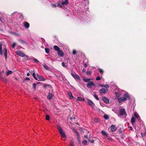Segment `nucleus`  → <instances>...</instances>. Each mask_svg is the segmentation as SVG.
I'll return each instance as SVG.
<instances>
[{
    "mask_svg": "<svg viewBox=\"0 0 146 146\" xmlns=\"http://www.w3.org/2000/svg\"><path fill=\"white\" fill-rule=\"evenodd\" d=\"M145 146H146V143H145Z\"/></svg>",
    "mask_w": 146,
    "mask_h": 146,
    "instance_id": "obj_56",
    "label": "nucleus"
},
{
    "mask_svg": "<svg viewBox=\"0 0 146 146\" xmlns=\"http://www.w3.org/2000/svg\"><path fill=\"white\" fill-rule=\"evenodd\" d=\"M95 84L92 81L88 83L87 84L86 86L88 88H91L92 86H95Z\"/></svg>",
    "mask_w": 146,
    "mask_h": 146,
    "instance_id": "obj_8",
    "label": "nucleus"
},
{
    "mask_svg": "<svg viewBox=\"0 0 146 146\" xmlns=\"http://www.w3.org/2000/svg\"><path fill=\"white\" fill-rule=\"evenodd\" d=\"M3 51H4V54L5 56V58L6 59L7 58V49L6 48H4L3 49Z\"/></svg>",
    "mask_w": 146,
    "mask_h": 146,
    "instance_id": "obj_12",
    "label": "nucleus"
},
{
    "mask_svg": "<svg viewBox=\"0 0 146 146\" xmlns=\"http://www.w3.org/2000/svg\"><path fill=\"white\" fill-rule=\"evenodd\" d=\"M70 120H71V121H72L73 122H74L75 121V117L74 116H72L70 118Z\"/></svg>",
    "mask_w": 146,
    "mask_h": 146,
    "instance_id": "obj_28",
    "label": "nucleus"
},
{
    "mask_svg": "<svg viewBox=\"0 0 146 146\" xmlns=\"http://www.w3.org/2000/svg\"><path fill=\"white\" fill-rule=\"evenodd\" d=\"M25 80H29L30 79L29 78L27 77L25 78Z\"/></svg>",
    "mask_w": 146,
    "mask_h": 146,
    "instance_id": "obj_49",
    "label": "nucleus"
},
{
    "mask_svg": "<svg viewBox=\"0 0 146 146\" xmlns=\"http://www.w3.org/2000/svg\"><path fill=\"white\" fill-rule=\"evenodd\" d=\"M62 65L63 67H66V65L65 64L64 62H63L62 63Z\"/></svg>",
    "mask_w": 146,
    "mask_h": 146,
    "instance_id": "obj_39",
    "label": "nucleus"
},
{
    "mask_svg": "<svg viewBox=\"0 0 146 146\" xmlns=\"http://www.w3.org/2000/svg\"><path fill=\"white\" fill-rule=\"evenodd\" d=\"M100 80V78L99 76H98L96 78V80Z\"/></svg>",
    "mask_w": 146,
    "mask_h": 146,
    "instance_id": "obj_44",
    "label": "nucleus"
},
{
    "mask_svg": "<svg viewBox=\"0 0 146 146\" xmlns=\"http://www.w3.org/2000/svg\"><path fill=\"white\" fill-rule=\"evenodd\" d=\"M83 143L85 145H86L87 143V141L86 140H84L83 141Z\"/></svg>",
    "mask_w": 146,
    "mask_h": 146,
    "instance_id": "obj_41",
    "label": "nucleus"
},
{
    "mask_svg": "<svg viewBox=\"0 0 146 146\" xmlns=\"http://www.w3.org/2000/svg\"><path fill=\"white\" fill-rule=\"evenodd\" d=\"M58 56L60 57H62L64 55L63 52L60 50L58 52Z\"/></svg>",
    "mask_w": 146,
    "mask_h": 146,
    "instance_id": "obj_14",
    "label": "nucleus"
},
{
    "mask_svg": "<svg viewBox=\"0 0 146 146\" xmlns=\"http://www.w3.org/2000/svg\"><path fill=\"white\" fill-rule=\"evenodd\" d=\"M68 94L70 99H72L73 98V96H72L71 93L70 92H68Z\"/></svg>",
    "mask_w": 146,
    "mask_h": 146,
    "instance_id": "obj_17",
    "label": "nucleus"
},
{
    "mask_svg": "<svg viewBox=\"0 0 146 146\" xmlns=\"http://www.w3.org/2000/svg\"><path fill=\"white\" fill-rule=\"evenodd\" d=\"M74 131H75V132L77 134L78 133L77 131H76V130L74 129Z\"/></svg>",
    "mask_w": 146,
    "mask_h": 146,
    "instance_id": "obj_55",
    "label": "nucleus"
},
{
    "mask_svg": "<svg viewBox=\"0 0 146 146\" xmlns=\"http://www.w3.org/2000/svg\"><path fill=\"white\" fill-rule=\"evenodd\" d=\"M123 97H121L118 98V101L119 103L125 101L127 99L129 100V97L127 93L125 92Z\"/></svg>",
    "mask_w": 146,
    "mask_h": 146,
    "instance_id": "obj_1",
    "label": "nucleus"
},
{
    "mask_svg": "<svg viewBox=\"0 0 146 146\" xmlns=\"http://www.w3.org/2000/svg\"><path fill=\"white\" fill-rule=\"evenodd\" d=\"M101 87H104L108 88L109 87V86L108 84H103L101 85Z\"/></svg>",
    "mask_w": 146,
    "mask_h": 146,
    "instance_id": "obj_23",
    "label": "nucleus"
},
{
    "mask_svg": "<svg viewBox=\"0 0 146 146\" xmlns=\"http://www.w3.org/2000/svg\"><path fill=\"white\" fill-rule=\"evenodd\" d=\"M92 72L90 70L88 71L86 73L87 75H90L91 74Z\"/></svg>",
    "mask_w": 146,
    "mask_h": 146,
    "instance_id": "obj_34",
    "label": "nucleus"
},
{
    "mask_svg": "<svg viewBox=\"0 0 146 146\" xmlns=\"http://www.w3.org/2000/svg\"><path fill=\"white\" fill-rule=\"evenodd\" d=\"M16 53L17 55L22 57H23L25 56V55L20 50L17 51Z\"/></svg>",
    "mask_w": 146,
    "mask_h": 146,
    "instance_id": "obj_6",
    "label": "nucleus"
},
{
    "mask_svg": "<svg viewBox=\"0 0 146 146\" xmlns=\"http://www.w3.org/2000/svg\"><path fill=\"white\" fill-rule=\"evenodd\" d=\"M83 80L85 82H89V81L90 80V79H86L84 77H82Z\"/></svg>",
    "mask_w": 146,
    "mask_h": 146,
    "instance_id": "obj_20",
    "label": "nucleus"
},
{
    "mask_svg": "<svg viewBox=\"0 0 146 146\" xmlns=\"http://www.w3.org/2000/svg\"><path fill=\"white\" fill-rule=\"evenodd\" d=\"M3 19L2 18L0 17V21H1V22H3Z\"/></svg>",
    "mask_w": 146,
    "mask_h": 146,
    "instance_id": "obj_48",
    "label": "nucleus"
},
{
    "mask_svg": "<svg viewBox=\"0 0 146 146\" xmlns=\"http://www.w3.org/2000/svg\"><path fill=\"white\" fill-rule=\"evenodd\" d=\"M2 44L1 43H0V54L2 55L3 54V51L2 50Z\"/></svg>",
    "mask_w": 146,
    "mask_h": 146,
    "instance_id": "obj_19",
    "label": "nucleus"
},
{
    "mask_svg": "<svg viewBox=\"0 0 146 146\" xmlns=\"http://www.w3.org/2000/svg\"><path fill=\"white\" fill-rule=\"evenodd\" d=\"M76 51L75 50H73V52H72V54H76Z\"/></svg>",
    "mask_w": 146,
    "mask_h": 146,
    "instance_id": "obj_42",
    "label": "nucleus"
},
{
    "mask_svg": "<svg viewBox=\"0 0 146 146\" xmlns=\"http://www.w3.org/2000/svg\"><path fill=\"white\" fill-rule=\"evenodd\" d=\"M119 113L121 115H124L125 117L126 116L127 114L124 109H120L119 110Z\"/></svg>",
    "mask_w": 146,
    "mask_h": 146,
    "instance_id": "obj_5",
    "label": "nucleus"
},
{
    "mask_svg": "<svg viewBox=\"0 0 146 146\" xmlns=\"http://www.w3.org/2000/svg\"><path fill=\"white\" fill-rule=\"evenodd\" d=\"M43 67L45 69L47 70H49V67L46 64L43 65Z\"/></svg>",
    "mask_w": 146,
    "mask_h": 146,
    "instance_id": "obj_27",
    "label": "nucleus"
},
{
    "mask_svg": "<svg viewBox=\"0 0 146 146\" xmlns=\"http://www.w3.org/2000/svg\"><path fill=\"white\" fill-rule=\"evenodd\" d=\"M33 77L35 78V80L37 79V78L35 76V72L33 71Z\"/></svg>",
    "mask_w": 146,
    "mask_h": 146,
    "instance_id": "obj_32",
    "label": "nucleus"
},
{
    "mask_svg": "<svg viewBox=\"0 0 146 146\" xmlns=\"http://www.w3.org/2000/svg\"><path fill=\"white\" fill-rule=\"evenodd\" d=\"M104 119L106 120H108L109 118V117L108 115L107 114H104Z\"/></svg>",
    "mask_w": 146,
    "mask_h": 146,
    "instance_id": "obj_24",
    "label": "nucleus"
},
{
    "mask_svg": "<svg viewBox=\"0 0 146 146\" xmlns=\"http://www.w3.org/2000/svg\"><path fill=\"white\" fill-rule=\"evenodd\" d=\"M33 86L34 87V88H35V89L36 88V84H33Z\"/></svg>",
    "mask_w": 146,
    "mask_h": 146,
    "instance_id": "obj_47",
    "label": "nucleus"
},
{
    "mask_svg": "<svg viewBox=\"0 0 146 146\" xmlns=\"http://www.w3.org/2000/svg\"><path fill=\"white\" fill-rule=\"evenodd\" d=\"M52 6L53 7H56V5L55 4H52Z\"/></svg>",
    "mask_w": 146,
    "mask_h": 146,
    "instance_id": "obj_46",
    "label": "nucleus"
},
{
    "mask_svg": "<svg viewBox=\"0 0 146 146\" xmlns=\"http://www.w3.org/2000/svg\"><path fill=\"white\" fill-rule=\"evenodd\" d=\"M94 97L97 100H99V98H98V96L96 94H94Z\"/></svg>",
    "mask_w": 146,
    "mask_h": 146,
    "instance_id": "obj_31",
    "label": "nucleus"
},
{
    "mask_svg": "<svg viewBox=\"0 0 146 146\" xmlns=\"http://www.w3.org/2000/svg\"><path fill=\"white\" fill-rule=\"evenodd\" d=\"M115 94L117 97H119L120 95H119V92H115Z\"/></svg>",
    "mask_w": 146,
    "mask_h": 146,
    "instance_id": "obj_38",
    "label": "nucleus"
},
{
    "mask_svg": "<svg viewBox=\"0 0 146 146\" xmlns=\"http://www.w3.org/2000/svg\"><path fill=\"white\" fill-rule=\"evenodd\" d=\"M101 133L102 134L105 136H107V134L105 132V131H103L102 130V131H101Z\"/></svg>",
    "mask_w": 146,
    "mask_h": 146,
    "instance_id": "obj_25",
    "label": "nucleus"
},
{
    "mask_svg": "<svg viewBox=\"0 0 146 146\" xmlns=\"http://www.w3.org/2000/svg\"><path fill=\"white\" fill-rule=\"evenodd\" d=\"M84 99L82 98V97H78L77 98V101H84Z\"/></svg>",
    "mask_w": 146,
    "mask_h": 146,
    "instance_id": "obj_21",
    "label": "nucleus"
},
{
    "mask_svg": "<svg viewBox=\"0 0 146 146\" xmlns=\"http://www.w3.org/2000/svg\"><path fill=\"white\" fill-rule=\"evenodd\" d=\"M69 146H74L73 144V142L72 141H71L70 142V145Z\"/></svg>",
    "mask_w": 146,
    "mask_h": 146,
    "instance_id": "obj_35",
    "label": "nucleus"
},
{
    "mask_svg": "<svg viewBox=\"0 0 146 146\" xmlns=\"http://www.w3.org/2000/svg\"><path fill=\"white\" fill-rule=\"evenodd\" d=\"M71 75L76 80H80V76L76 74L74 72H71Z\"/></svg>",
    "mask_w": 146,
    "mask_h": 146,
    "instance_id": "obj_3",
    "label": "nucleus"
},
{
    "mask_svg": "<svg viewBox=\"0 0 146 146\" xmlns=\"http://www.w3.org/2000/svg\"><path fill=\"white\" fill-rule=\"evenodd\" d=\"M46 119L47 120H48L50 119V117L48 115H46Z\"/></svg>",
    "mask_w": 146,
    "mask_h": 146,
    "instance_id": "obj_36",
    "label": "nucleus"
},
{
    "mask_svg": "<svg viewBox=\"0 0 146 146\" xmlns=\"http://www.w3.org/2000/svg\"><path fill=\"white\" fill-rule=\"evenodd\" d=\"M45 51L48 54L50 52V49L49 48H45Z\"/></svg>",
    "mask_w": 146,
    "mask_h": 146,
    "instance_id": "obj_29",
    "label": "nucleus"
},
{
    "mask_svg": "<svg viewBox=\"0 0 146 146\" xmlns=\"http://www.w3.org/2000/svg\"><path fill=\"white\" fill-rule=\"evenodd\" d=\"M90 142L92 143H93L94 142V141L92 139L91 141H90Z\"/></svg>",
    "mask_w": 146,
    "mask_h": 146,
    "instance_id": "obj_51",
    "label": "nucleus"
},
{
    "mask_svg": "<svg viewBox=\"0 0 146 146\" xmlns=\"http://www.w3.org/2000/svg\"><path fill=\"white\" fill-rule=\"evenodd\" d=\"M108 91V89L102 88L100 90L99 92L101 94H105Z\"/></svg>",
    "mask_w": 146,
    "mask_h": 146,
    "instance_id": "obj_7",
    "label": "nucleus"
},
{
    "mask_svg": "<svg viewBox=\"0 0 146 146\" xmlns=\"http://www.w3.org/2000/svg\"><path fill=\"white\" fill-rule=\"evenodd\" d=\"M134 115H135V118H137V115H136V113H134Z\"/></svg>",
    "mask_w": 146,
    "mask_h": 146,
    "instance_id": "obj_50",
    "label": "nucleus"
},
{
    "mask_svg": "<svg viewBox=\"0 0 146 146\" xmlns=\"http://www.w3.org/2000/svg\"><path fill=\"white\" fill-rule=\"evenodd\" d=\"M16 45V43H15V42H14V43H13V44L12 45V48H13L15 47Z\"/></svg>",
    "mask_w": 146,
    "mask_h": 146,
    "instance_id": "obj_37",
    "label": "nucleus"
},
{
    "mask_svg": "<svg viewBox=\"0 0 146 146\" xmlns=\"http://www.w3.org/2000/svg\"><path fill=\"white\" fill-rule=\"evenodd\" d=\"M135 121V117H133L131 119V122L132 123H134Z\"/></svg>",
    "mask_w": 146,
    "mask_h": 146,
    "instance_id": "obj_26",
    "label": "nucleus"
},
{
    "mask_svg": "<svg viewBox=\"0 0 146 146\" xmlns=\"http://www.w3.org/2000/svg\"><path fill=\"white\" fill-rule=\"evenodd\" d=\"M37 76L38 78H37V79L36 80H38V81H44L45 80V79L43 77H42L41 76H40L38 74H37Z\"/></svg>",
    "mask_w": 146,
    "mask_h": 146,
    "instance_id": "obj_10",
    "label": "nucleus"
},
{
    "mask_svg": "<svg viewBox=\"0 0 146 146\" xmlns=\"http://www.w3.org/2000/svg\"><path fill=\"white\" fill-rule=\"evenodd\" d=\"M110 129L112 132H114L117 129V128L114 125H111L110 127Z\"/></svg>",
    "mask_w": 146,
    "mask_h": 146,
    "instance_id": "obj_9",
    "label": "nucleus"
},
{
    "mask_svg": "<svg viewBox=\"0 0 146 146\" xmlns=\"http://www.w3.org/2000/svg\"><path fill=\"white\" fill-rule=\"evenodd\" d=\"M88 104L89 105L91 106H93L94 105V104L93 102L90 100H88Z\"/></svg>",
    "mask_w": 146,
    "mask_h": 146,
    "instance_id": "obj_18",
    "label": "nucleus"
},
{
    "mask_svg": "<svg viewBox=\"0 0 146 146\" xmlns=\"http://www.w3.org/2000/svg\"><path fill=\"white\" fill-rule=\"evenodd\" d=\"M102 100L106 104H108L109 103L108 99L105 97H102Z\"/></svg>",
    "mask_w": 146,
    "mask_h": 146,
    "instance_id": "obj_11",
    "label": "nucleus"
},
{
    "mask_svg": "<svg viewBox=\"0 0 146 146\" xmlns=\"http://www.w3.org/2000/svg\"><path fill=\"white\" fill-rule=\"evenodd\" d=\"M68 0H65V1H63L62 2V3H59L58 4V6L62 7L61 5H66L68 4Z\"/></svg>",
    "mask_w": 146,
    "mask_h": 146,
    "instance_id": "obj_4",
    "label": "nucleus"
},
{
    "mask_svg": "<svg viewBox=\"0 0 146 146\" xmlns=\"http://www.w3.org/2000/svg\"><path fill=\"white\" fill-rule=\"evenodd\" d=\"M19 41L23 44H25L26 45L27 44V42L23 40L19 39Z\"/></svg>",
    "mask_w": 146,
    "mask_h": 146,
    "instance_id": "obj_22",
    "label": "nucleus"
},
{
    "mask_svg": "<svg viewBox=\"0 0 146 146\" xmlns=\"http://www.w3.org/2000/svg\"><path fill=\"white\" fill-rule=\"evenodd\" d=\"M84 66L85 67H86V66H87V65H86V63H84Z\"/></svg>",
    "mask_w": 146,
    "mask_h": 146,
    "instance_id": "obj_54",
    "label": "nucleus"
},
{
    "mask_svg": "<svg viewBox=\"0 0 146 146\" xmlns=\"http://www.w3.org/2000/svg\"><path fill=\"white\" fill-rule=\"evenodd\" d=\"M4 72V71H0V78H3V77L2 74Z\"/></svg>",
    "mask_w": 146,
    "mask_h": 146,
    "instance_id": "obj_30",
    "label": "nucleus"
},
{
    "mask_svg": "<svg viewBox=\"0 0 146 146\" xmlns=\"http://www.w3.org/2000/svg\"><path fill=\"white\" fill-rule=\"evenodd\" d=\"M33 60L35 62L37 63H38L39 62V61L37 59L35 58H34Z\"/></svg>",
    "mask_w": 146,
    "mask_h": 146,
    "instance_id": "obj_43",
    "label": "nucleus"
},
{
    "mask_svg": "<svg viewBox=\"0 0 146 146\" xmlns=\"http://www.w3.org/2000/svg\"><path fill=\"white\" fill-rule=\"evenodd\" d=\"M129 128H130V130H132V128L131 127H130Z\"/></svg>",
    "mask_w": 146,
    "mask_h": 146,
    "instance_id": "obj_53",
    "label": "nucleus"
},
{
    "mask_svg": "<svg viewBox=\"0 0 146 146\" xmlns=\"http://www.w3.org/2000/svg\"><path fill=\"white\" fill-rule=\"evenodd\" d=\"M99 72H100V73H101L102 74L103 72V70L101 69H99Z\"/></svg>",
    "mask_w": 146,
    "mask_h": 146,
    "instance_id": "obj_40",
    "label": "nucleus"
},
{
    "mask_svg": "<svg viewBox=\"0 0 146 146\" xmlns=\"http://www.w3.org/2000/svg\"><path fill=\"white\" fill-rule=\"evenodd\" d=\"M54 95L52 94H51L50 93H48V99L49 100H51L53 97Z\"/></svg>",
    "mask_w": 146,
    "mask_h": 146,
    "instance_id": "obj_15",
    "label": "nucleus"
},
{
    "mask_svg": "<svg viewBox=\"0 0 146 146\" xmlns=\"http://www.w3.org/2000/svg\"><path fill=\"white\" fill-rule=\"evenodd\" d=\"M57 128L58 129L59 133L61 136L62 139H65L66 137V134L64 131L62 129L61 127L60 126L57 125ZM63 140H65L64 139H62Z\"/></svg>",
    "mask_w": 146,
    "mask_h": 146,
    "instance_id": "obj_2",
    "label": "nucleus"
},
{
    "mask_svg": "<svg viewBox=\"0 0 146 146\" xmlns=\"http://www.w3.org/2000/svg\"><path fill=\"white\" fill-rule=\"evenodd\" d=\"M84 137L85 138H86V139H88V140L89 141H90V139H89L88 138V136H87L86 135H84Z\"/></svg>",
    "mask_w": 146,
    "mask_h": 146,
    "instance_id": "obj_45",
    "label": "nucleus"
},
{
    "mask_svg": "<svg viewBox=\"0 0 146 146\" xmlns=\"http://www.w3.org/2000/svg\"><path fill=\"white\" fill-rule=\"evenodd\" d=\"M23 25L26 28H28L29 27L30 25L29 23L26 22H24L23 23Z\"/></svg>",
    "mask_w": 146,
    "mask_h": 146,
    "instance_id": "obj_13",
    "label": "nucleus"
},
{
    "mask_svg": "<svg viewBox=\"0 0 146 146\" xmlns=\"http://www.w3.org/2000/svg\"><path fill=\"white\" fill-rule=\"evenodd\" d=\"M12 73V72L11 71H9L6 73V74L8 76L9 74H11Z\"/></svg>",
    "mask_w": 146,
    "mask_h": 146,
    "instance_id": "obj_33",
    "label": "nucleus"
},
{
    "mask_svg": "<svg viewBox=\"0 0 146 146\" xmlns=\"http://www.w3.org/2000/svg\"><path fill=\"white\" fill-rule=\"evenodd\" d=\"M29 75H30V74H29V73H27V76H29Z\"/></svg>",
    "mask_w": 146,
    "mask_h": 146,
    "instance_id": "obj_52",
    "label": "nucleus"
},
{
    "mask_svg": "<svg viewBox=\"0 0 146 146\" xmlns=\"http://www.w3.org/2000/svg\"><path fill=\"white\" fill-rule=\"evenodd\" d=\"M53 48L56 51L58 52V51H59L60 50V48H59V47L56 46V45H54L53 46Z\"/></svg>",
    "mask_w": 146,
    "mask_h": 146,
    "instance_id": "obj_16",
    "label": "nucleus"
}]
</instances>
